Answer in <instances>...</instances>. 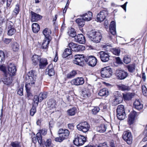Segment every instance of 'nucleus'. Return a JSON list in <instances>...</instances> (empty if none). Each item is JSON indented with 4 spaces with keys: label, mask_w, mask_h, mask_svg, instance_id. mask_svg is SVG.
Masks as SVG:
<instances>
[{
    "label": "nucleus",
    "mask_w": 147,
    "mask_h": 147,
    "mask_svg": "<svg viewBox=\"0 0 147 147\" xmlns=\"http://www.w3.org/2000/svg\"><path fill=\"white\" fill-rule=\"evenodd\" d=\"M118 87L120 90L123 91H129L131 89L129 86L123 84L118 86Z\"/></svg>",
    "instance_id": "nucleus-38"
},
{
    "label": "nucleus",
    "mask_w": 147,
    "mask_h": 147,
    "mask_svg": "<svg viewBox=\"0 0 147 147\" xmlns=\"http://www.w3.org/2000/svg\"><path fill=\"white\" fill-rule=\"evenodd\" d=\"M51 65H49L46 69V73L50 76H53L55 74L54 68L51 67Z\"/></svg>",
    "instance_id": "nucleus-31"
},
{
    "label": "nucleus",
    "mask_w": 147,
    "mask_h": 147,
    "mask_svg": "<svg viewBox=\"0 0 147 147\" xmlns=\"http://www.w3.org/2000/svg\"><path fill=\"white\" fill-rule=\"evenodd\" d=\"M68 128L71 129L73 130L74 129V125L72 123H69L68 124Z\"/></svg>",
    "instance_id": "nucleus-63"
},
{
    "label": "nucleus",
    "mask_w": 147,
    "mask_h": 147,
    "mask_svg": "<svg viewBox=\"0 0 147 147\" xmlns=\"http://www.w3.org/2000/svg\"><path fill=\"white\" fill-rule=\"evenodd\" d=\"M109 30L111 33L113 35L116 34V25L114 21H112L110 24Z\"/></svg>",
    "instance_id": "nucleus-26"
},
{
    "label": "nucleus",
    "mask_w": 147,
    "mask_h": 147,
    "mask_svg": "<svg viewBox=\"0 0 147 147\" xmlns=\"http://www.w3.org/2000/svg\"><path fill=\"white\" fill-rule=\"evenodd\" d=\"M62 56L63 58H65L66 60L70 59L73 57L72 51L69 49L66 48L64 50Z\"/></svg>",
    "instance_id": "nucleus-17"
},
{
    "label": "nucleus",
    "mask_w": 147,
    "mask_h": 147,
    "mask_svg": "<svg viewBox=\"0 0 147 147\" xmlns=\"http://www.w3.org/2000/svg\"><path fill=\"white\" fill-rule=\"evenodd\" d=\"M139 114V113L134 111L130 113L128 115V123L129 125L133 124L134 122L135 117L138 116Z\"/></svg>",
    "instance_id": "nucleus-16"
},
{
    "label": "nucleus",
    "mask_w": 147,
    "mask_h": 147,
    "mask_svg": "<svg viewBox=\"0 0 147 147\" xmlns=\"http://www.w3.org/2000/svg\"><path fill=\"white\" fill-rule=\"evenodd\" d=\"M42 33L45 37V38L51 39V37L50 36L51 33V30L47 28H45L43 30Z\"/></svg>",
    "instance_id": "nucleus-28"
},
{
    "label": "nucleus",
    "mask_w": 147,
    "mask_h": 147,
    "mask_svg": "<svg viewBox=\"0 0 147 147\" xmlns=\"http://www.w3.org/2000/svg\"><path fill=\"white\" fill-rule=\"evenodd\" d=\"M36 111V107L34 105L32 107L30 111V115L32 116H33Z\"/></svg>",
    "instance_id": "nucleus-53"
},
{
    "label": "nucleus",
    "mask_w": 147,
    "mask_h": 147,
    "mask_svg": "<svg viewBox=\"0 0 147 147\" xmlns=\"http://www.w3.org/2000/svg\"><path fill=\"white\" fill-rule=\"evenodd\" d=\"M107 127L104 124H102L100 126L98 127L97 128V130L100 133L105 132L106 129Z\"/></svg>",
    "instance_id": "nucleus-39"
},
{
    "label": "nucleus",
    "mask_w": 147,
    "mask_h": 147,
    "mask_svg": "<svg viewBox=\"0 0 147 147\" xmlns=\"http://www.w3.org/2000/svg\"><path fill=\"white\" fill-rule=\"evenodd\" d=\"M70 132L67 129H60L58 131V134L59 137L56 138L55 140V141L61 142L64 140L67 139L69 136Z\"/></svg>",
    "instance_id": "nucleus-2"
},
{
    "label": "nucleus",
    "mask_w": 147,
    "mask_h": 147,
    "mask_svg": "<svg viewBox=\"0 0 147 147\" xmlns=\"http://www.w3.org/2000/svg\"><path fill=\"white\" fill-rule=\"evenodd\" d=\"M75 39L76 42L80 44H84L85 42V37L82 34H78Z\"/></svg>",
    "instance_id": "nucleus-25"
},
{
    "label": "nucleus",
    "mask_w": 147,
    "mask_h": 147,
    "mask_svg": "<svg viewBox=\"0 0 147 147\" xmlns=\"http://www.w3.org/2000/svg\"><path fill=\"white\" fill-rule=\"evenodd\" d=\"M46 144L45 145V146L47 147H52L53 146L51 145V139H47L46 141Z\"/></svg>",
    "instance_id": "nucleus-59"
},
{
    "label": "nucleus",
    "mask_w": 147,
    "mask_h": 147,
    "mask_svg": "<svg viewBox=\"0 0 147 147\" xmlns=\"http://www.w3.org/2000/svg\"><path fill=\"white\" fill-rule=\"evenodd\" d=\"M8 73L7 74L10 76H13L15 75L16 71V66L14 64L10 63L8 67Z\"/></svg>",
    "instance_id": "nucleus-21"
},
{
    "label": "nucleus",
    "mask_w": 147,
    "mask_h": 147,
    "mask_svg": "<svg viewBox=\"0 0 147 147\" xmlns=\"http://www.w3.org/2000/svg\"><path fill=\"white\" fill-rule=\"evenodd\" d=\"M6 24L7 26V27L8 28L14 27L13 23L9 20L7 21Z\"/></svg>",
    "instance_id": "nucleus-55"
},
{
    "label": "nucleus",
    "mask_w": 147,
    "mask_h": 147,
    "mask_svg": "<svg viewBox=\"0 0 147 147\" xmlns=\"http://www.w3.org/2000/svg\"><path fill=\"white\" fill-rule=\"evenodd\" d=\"M11 47L13 51H18L20 48L19 45L16 42H13L11 45Z\"/></svg>",
    "instance_id": "nucleus-40"
},
{
    "label": "nucleus",
    "mask_w": 147,
    "mask_h": 147,
    "mask_svg": "<svg viewBox=\"0 0 147 147\" xmlns=\"http://www.w3.org/2000/svg\"><path fill=\"white\" fill-rule=\"evenodd\" d=\"M102 106V105L100 104L99 107H94L92 110V114L95 115L97 114L100 111L101 107Z\"/></svg>",
    "instance_id": "nucleus-43"
},
{
    "label": "nucleus",
    "mask_w": 147,
    "mask_h": 147,
    "mask_svg": "<svg viewBox=\"0 0 147 147\" xmlns=\"http://www.w3.org/2000/svg\"><path fill=\"white\" fill-rule=\"evenodd\" d=\"M47 130L45 129H42L39 130V132L36 134V138L37 141L40 145H43L42 135L45 136L47 134Z\"/></svg>",
    "instance_id": "nucleus-11"
},
{
    "label": "nucleus",
    "mask_w": 147,
    "mask_h": 147,
    "mask_svg": "<svg viewBox=\"0 0 147 147\" xmlns=\"http://www.w3.org/2000/svg\"><path fill=\"white\" fill-rule=\"evenodd\" d=\"M116 63L117 64H123V62L119 57H116L115 58Z\"/></svg>",
    "instance_id": "nucleus-58"
},
{
    "label": "nucleus",
    "mask_w": 147,
    "mask_h": 147,
    "mask_svg": "<svg viewBox=\"0 0 147 147\" xmlns=\"http://www.w3.org/2000/svg\"><path fill=\"white\" fill-rule=\"evenodd\" d=\"M68 47L71 51L78 52L82 51L84 49V47L73 42H71L68 44Z\"/></svg>",
    "instance_id": "nucleus-6"
},
{
    "label": "nucleus",
    "mask_w": 147,
    "mask_h": 147,
    "mask_svg": "<svg viewBox=\"0 0 147 147\" xmlns=\"http://www.w3.org/2000/svg\"><path fill=\"white\" fill-rule=\"evenodd\" d=\"M0 70L3 71V75H5V74H7L6 71V68L3 65H0Z\"/></svg>",
    "instance_id": "nucleus-60"
},
{
    "label": "nucleus",
    "mask_w": 147,
    "mask_h": 147,
    "mask_svg": "<svg viewBox=\"0 0 147 147\" xmlns=\"http://www.w3.org/2000/svg\"><path fill=\"white\" fill-rule=\"evenodd\" d=\"M5 59V55L3 51H0V64L4 62Z\"/></svg>",
    "instance_id": "nucleus-51"
},
{
    "label": "nucleus",
    "mask_w": 147,
    "mask_h": 147,
    "mask_svg": "<svg viewBox=\"0 0 147 147\" xmlns=\"http://www.w3.org/2000/svg\"><path fill=\"white\" fill-rule=\"evenodd\" d=\"M117 116L120 120L124 119L126 114L125 111L124 106L123 105H119L117 107Z\"/></svg>",
    "instance_id": "nucleus-4"
},
{
    "label": "nucleus",
    "mask_w": 147,
    "mask_h": 147,
    "mask_svg": "<svg viewBox=\"0 0 147 147\" xmlns=\"http://www.w3.org/2000/svg\"><path fill=\"white\" fill-rule=\"evenodd\" d=\"M31 18V21L32 22H36L41 20L42 16L33 11H31L30 12Z\"/></svg>",
    "instance_id": "nucleus-22"
},
{
    "label": "nucleus",
    "mask_w": 147,
    "mask_h": 147,
    "mask_svg": "<svg viewBox=\"0 0 147 147\" xmlns=\"http://www.w3.org/2000/svg\"><path fill=\"white\" fill-rule=\"evenodd\" d=\"M111 51L113 54L117 55H119L120 52V49L119 48H113Z\"/></svg>",
    "instance_id": "nucleus-47"
},
{
    "label": "nucleus",
    "mask_w": 147,
    "mask_h": 147,
    "mask_svg": "<svg viewBox=\"0 0 147 147\" xmlns=\"http://www.w3.org/2000/svg\"><path fill=\"white\" fill-rule=\"evenodd\" d=\"M77 74L75 71L73 70L67 75V77L68 78H71L74 77Z\"/></svg>",
    "instance_id": "nucleus-46"
},
{
    "label": "nucleus",
    "mask_w": 147,
    "mask_h": 147,
    "mask_svg": "<svg viewBox=\"0 0 147 147\" xmlns=\"http://www.w3.org/2000/svg\"><path fill=\"white\" fill-rule=\"evenodd\" d=\"M75 140H73L74 145L77 146H80L83 144L86 140V138L83 136L77 134L75 136Z\"/></svg>",
    "instance_id": "nucleus-7"
},
{
    "label": "nucleus",
    "mask_w": 147,
    "mask_h": 147,
    "mask_svg": "<svg viewBox=\"0 0 147 147\" xmlns=\"http://www.w3.org/2000/svg\"><path fill=\"white\" fill-rule=\"evenodd\" d=\"M133 93H127L125 94H123V97L124 100H131L134 96Z\"/></svg>",
    "instance_id": "nucleus-30"
},
{
    "label": "nucleus",
    "mask_w": 147,
    "mask_h": 147,
    "mask_svg": "<svg viewBox=\"0 0 147 147\" xmlns=\"http://www.w3.org/2000/svg\"><path fill=\"white\" fill-rule=\"evenodd\" d=\"M142 88L143 94L145 96H147V88L145 85L142 86Z\"/></svg>",
    "instance_id": "nucleus-52"
},
{
    "label": "nucleus",
    "mask_w": 147,
    "mask_h": 147,
    "mask_svg": "<svg viewBox=\"0 0 147 147\" xmlns=\"http://www.w3.org/2000/svg\"><path fill=\"white\" fill-rule=\"evenodd\" d=\"M109 91L105 88H104L101 90L98 93V94L100 96H107L109 95Z\"/></svg>",
    "instance_id": "nucleus-36"
},
{
    "label": "nucleus",
    "mask_w": 147,
    "mask_h": 147,
    "mask_svg": "<svg viewBox=\"0 0 147 147\" xmlns=\"http://www.w3.org/2000/svg\"><path fill=\"white\" fill-rule=\"evenodd\" d=\"M11 145L13 147H21L20 143L17 142H11Z\"/></svg>",
    "instance_id": "nucleus-54"
},
{
    "label": "nucleus",
    "mask_w": 147,
    "mask_h": 147,
    "mask_svg": "<svg viewBox=\"0 0 147 147\" xmlns=\"http://www.w3.org/2000/svg\"><path fill=\"white\" fill-rule=\"evenodd\" d=\"M98 55L100 59L102 62H106L109 60L110 56L108 53L104 51H101L99 52Z\"/></svg>",
    "instance_id": "nucleus-15"
},
{
    "label": "nucleus",
    "mask_w": 147,
    "mask_h": 147,
    "mask_svg": "<svg viewBox=\"0 0 147 147\" xmlns=\"http://www.w3.org/2000/svg\"><path fill=\"white\" fill-rule=\"evenodd\" d=\"M40 58L41 57L40 56L36 54L34 55L32 57V64L34 65H38Z\"/></svg>",
    "instance_id": "nucleus-27"
},
{
    "label": "nucleus",
    "mask_w": 147,
    "mask_h": 147,
    "mask_svg": "<svg viewBox=\"0 0 147 147\" xmlns=\"http://www.w3.org/2000/svg\"><path fill=\"white\" fill-rule=\"evenodd\" d=\"M97 60V59L93 56L90 55L86 57L85 61L87 62L88 65L91 67H94L96 64Z\"/></svg>",
    "instance_id": "nucleus-10"
},
{
    "label": "nucleus",
    "mask_w": 147,
    "mask_h": 147,
    "mask_svg": "<svg viewBox=\"0 0 147 147\" xmlns=\"http://www.w3.org/2000/svg\"><path fill=\"white\" fill-rule=\"evenodd\" d=\"M86 57L83 55H78L75 56V59L73 60V63L80 66H82L84 61H85Z\"/></svg>",
    "instance_id": "nucleus-9"
},
{
    "label": "nucleus",
    "mask_w": 147,
    "mask_h": 147,
    "mask_svg": "<svg viewBox=\"0 0 147 147\" xmlns=\"http://www.w3.org/2000/svg\"><path fill=\"white\" fill-rule=\"evenodd\" d=\"M84 82L83 78L82 77H78L73 79L71 82L72 85L75 86H79L83 84Z\"/></svg>",
    "instance_id": "nucleus-19"
},
{
    "label": "nucleus",
    "mask_w": 147,
    "mask_h": 147,
    "mask_svg": "<svg viewBox=\"0 0 147 147\" xmlns=\"http://www.w3.org/2000/svg\"><path fill=\"white\" fill-rule=\"evenodd\" d=\"M32 29L33 32L35 33H37L40 30L39 25L37 23H34L32 25Z\"/></svg>",
    "instance_id": "nucleus-35"
},
{
    "label": "nucleus",
    "mask_w": 147,
    "mask_h": 147,
    "mask_svg": "<svg viewBox=\"0 0 147 147\" xmlns=\"http://www.w3.org/2000/svg\"><path fill=\"white\" fill-rule=\"evenodd\" d=\"M7 34L9 36H11L13 35L16 32V30L15 29L14 27L11 28H8Z\"/></svg>",
    "instance_id": "nucleus-48"
},
{
    "label": "nucleus",
    "mask_w": 147,
    "mask_h": 147,
    "mask_svg": "<svg viewBox=\"0 0 147 147\" xmlns=\"http://www.w3.org/2000/svg\"><path fill=\"white\" fill-rule=\"evenodd\" d=\"M13 39L5 38L4 40V42L6 44H9L11 41Z\"/></svg>",
    "instance_id": "nucleus-62"
},
{
    "label": "nucleus",
    "mask_w": 147,
    "mask_h": 147,
    "mask_svg": "<svg viewBox=\"0 0 147 147\" xmlns=\"http://www.w3.org/2000/svg\"><path fill=\"white\" fill-rule=\"evenodd\" d=\"M85 21L84 19L82 17V18H78L77 19L76 22L78 24L79 26L83 27L85 24Z\"/></svg>",
    "instance_id": "nucleus-37"
},
{
    "label": "nucleus",
    "mask_w": 147,
    "mask_h": 147,
    "mask_svg": "<svg viewBox=\"0 0 147 147\" xmlns=\"http://www.w3.org/2000/svg\"><path fill=\"white\" fill-rule=\"evenodd\" d=\"M82 94L85 97H88L90 96V93L89 90L87 89H85L82 91Z\"/></svg>",
    "instance_id": "nucleus-45"
},
{
    "label": "nucleus",
    "mask_w": 147,
    "mask_h": 147,
    "mask_svg": "<svg viewBox=\"0 0 147 147\" xmlns=\"http://www.w3.org/2000/svg\"><path fill=\"white\" fill-rule=\"evenodd\" d=\"M34 71H30L26 77L28 80L26 84L25 87L26 88L27 94L26 97L28 100L31 99L33 97V95L30 92V89L32 87H34L36 82V76L34 74Z\"/></svg>",
    "instance_id": "nucleus-1"
},
{
    "label": "nucleus",
    "mask_w": 147,
    "mask_h": 147,
    "mask_svg": "<svg viewBox=\"0 0 147 147\" xmlns=\"http://www.w3.org/2000/svg\"><path fill=\"white\" fill-rule=\"evenodd\" d=\"M49 107L50 109L55 108L56 107V102L55 100L53 99H50L47 102Z\"/></svg>",
    "instance_id": "nucleus-34"
},
{
    "label": "nucleus",
    "mask_w": 147,
    "mask_h": 147,
    "mask_svg": "<svg viewBox=\"0 0 147 147\" xmlns=\"http://www.w3.org/2000/svg\"><path fill=\"white\" fill-rule=\"evenodd\" d=\"M77 128L79 130L86 133L89 131L90 125L87 122L82 121L77 125Z\"/></svg>",
    "instance_id": "nucleus-5"
},
{
    "label": "nucleus",
    "mask_w": 147,
    "mask_h": 147,
    "mask_svg": "<svg viewBox=\"0 0 147 147\" xmlns=\"http://www.w3.org/2000/svg\"><path fill=\"white\" fill-rule=\"evenodd\" d=\"M20 11V7L18 4L16 5L15 7L13 10V14L14 15L17 16Z\"/></svg>",
    "instance_id": "nucleus-49"
},
{
    "label": "nucleus",
    "mask_w": 147,
    "mask_h": 147,
    "mask_svg": "<svg viewBox=\"0 0 147 147\" xmlns=\"http://www.w3.org/2000/svg\"><path fill=\"white\" fill-rule=\"evenodd\" d=\"M88 36L92 41L96 43L99 42L102 38V36L99 32L94 31L90 32Z\"/></svg>",
    "instance_id": "nucleus-3"
},
{
    "label": "nucleus",
    "mask_w": 147,
    "mask_h": 147,
    "mask_svg": "<svg viewBox=\"0 0 147 147\" xmlns=\"http://www.w3.org/2000/svg\"><path fill=\"white\" fill-rule=\"evenodd\" d=\"M80 16L85 21H88L90 20L92 17V13L91 12L88 11L87 12L81 15Z\"/></svg>",
    "instance_id": "nucleus-23"
},
{
    "label": "nucleus",
    "mask_w": 147,
    "mask_h": 147,
    "mask_svg": "<svg viewBox=\"0 0 147 147\" xmlns=\"http://www.w3.org/2000/svg\"><path fill=\"white\" fill-rule=\"evenodd\" d=\"M122 138L127 144H130L131 143L132 137L131 132L127 131L124 132L122 135Z\"/></svg>",
    "instance_id": "nucleus-13"
},
{
    "label": "nucleus",
    "mask_w": 147,
    "mask_h": 147,
    "mask_svg": "<svg viewBox=\"0 0 147 147\" xmlns=\"http://www.w3.org/2000/svg\"><path fill=\"white\" fill-rule=\"evenodd\" d=\"M127 69L128 71L130 73H134L136 69V65L134 63L130 64L127 65L126 66Z\"/></svg>",
    "instance_id": "nucleus-32"
},
{
    "label": "nucleus",
    "mask_w": 147,
    "mask_h": 147,
    "mask_svg": "<svg viewBox=\"0 0 147 147\" xmlns=\"http://www.w3.org/2000/svg\"><path fill=\"white\" fill-rule=\"evenodd\" d=\"M2 81L4 84L8 86L12 82V78L11 76H9L8 74H5L3 75L2 78Z\"/></svg>",
    "instance_id": "nucleus-20"
},
{
    "label": "nucleus",
    "mask_w": 147,
    "mask_h": 147,
    "mask_svg": "<svg viewBox=\"0 0 147 147\" xmlns=\"http://www.w3.org/2000/svg\"><path fill=\"white\" fill-rule=\"evenodd\" d=\"M98 147H108L107 145V144L106 143H103L100 144Z\"/></svg>",
    "instance_id": "nucleus-64"
},
{
    "label": "nucleus",
    "mask_w": 147,
    "mask_h": 147,
    "mask_svg": "<svg viewBox=\"0 0 147 147\" xmlns=\"http://www.w3.org/2000/svg\"><path fill=\"white\" fill-rule=\"evenodd\" d=\"M115 99L112 103L113 105L115 106L121 103L122 100L123 98L121 94L119 92L117 91L115 93Z\"/></svg>",
    "instance_id": "nucleus-14"
},
{
    "label": "nucleus",
    "mask_w": 147,
    "mask_h": 147,
    "mask_svg": "<svg viewBox=\"0 0 147 147\" xmlns=\"http://www.w3.org/2000/svg\"><path fill=\"white\" fill-rule=\"evenodd\" d=\"M77 109L76 107H73L69 110L67 111V113L69 116L74 115L76 112Z\"/></svg>",
    "instance_id": "nucleus-41"
},
{
    "label": "nucleus",
    "mask_w": 147,
    "mask_h": 147,
    "mask_svg": "<svg viewBox=\"0 0 147 147\" xmlns=\"http://www.w3.org/2000/svg\"><path fill=\"white\" fill-rule=\"evenodd\" d=\"M115 74L117 79L120 80L125 79L128 75L127 72L124 70H117Z\"/></svg>",
    "instance_id": "nucleus-12"
},
{
    "label": "nucleus",
    "mask_w": 147,
    "mask_h": 147,
    "mask_svg": "<svg viewBox=\"0 0 147 147\" xmlns=\"http://www.w3.org/2000/svg\"><path fill=\"white\" fill-rule=\"evenodd\" d=\"M48 63L47 59L40 58L39 62V66L40 69H44Z\"/></svg>",
    "instance_id": "nucleus-24"
},
{
    "label": "nucleus",
    "mask_w": 147,
    "mask_h": 147,
    "mask_svg": "<svg viewBox=\"0 0 147 147\" xmlns=\"http://www.w3.org/2000/svg\"><path fill=\"white\" fill-rule=\"evenodd\" d=\"M134 107L137 110L140 111L142 109L143 105L141 103L139 100H136L134 103Z\"/></svg>",
    "instance_id": "nucleus-29"
},
{
    "label": "nucleus",
    "mask_w": 147,
    "mask_h": 147,
    "mask_svg": "<svg viewBox=\"0 0 147 147\" xmlns=\"http://www.w3.org/2000/svg\"><path fill=\"white\" fill-rule=\"evenodd\" d=\"M17 93L20 96L23 95V87H21L19 88L18 91Z\"/></svg>",
    "instance_id": "nucleus-61"
},
{
    "label": "nucleus",
    "mask_w": 147,
    "mask_h": 147,
    "mask_svg": "<svg viewBox=\"0 0 147 147\" xmlns=\"http://www.w3.org/2000/svg\"><path fill=\"white\" fill-rule=\"evenodd\" d=\"M111 69L109 67H106L101 69L100 71L101 75L103 78H109L112 74Z\"/></svg>",
    "instance_id": "nucleus-8"
},
{
    "label": "nucleus",
    "mask_w": 147,
    "mask_h": 147,
    "mask_svg": "<svg viewBox=\"0 0 147 147\" xmlns=\"http://www.w3.org/2000/svg\"><path fill=\"white\" fill-rule=\"evenodd\" d=\"M51 39L45 38L42 42V48L43 49H47L50 41Z\"/></svg>",
    "instance_id": "nucleus-33"
},
{
    "label": "nucleus",
    "mask_w": 147,
    "mask_h": 147,
    "mask_svg": "<svg viewBox=\"0 0 147 147\" xmlns=\"http://www.w3.org/2000/svg\"><path fill=\"white\" fill-rule=\"evenodd\" d=\"M68 35L72 37H75L76 35V33L74 29L71 28L68 32Z\"/></svg>",
    "instance_id": "nucleus-42"
},
{
    "label": "nucleus",
    "mask_w": 147,
    "mask_h": 147,
    "mask_svg": "<svg viewBox=\"0 0 147 147\" xmlns=\"http://www.w3.org/2000/svg\"><path fill=\"white\" fill-rule=\"evenodd\" d=\"M131 58L129 55H125L123 58V62L126 64H128L130 63Z\"/></svg>",
    "instance_id": "nucleus-44"
},
{
    "label": "nucleus",
    "mask_w": 147,
    "mask_h": 147,
    "mask_svg": "<svg viewBox=\"0 0 147 147\" xmlns=\"http://www.w3.org/2000/svg\"><path fill=\"white\" fill-rule=\"evenodd\" d=\"M38 96V99H39V102H41L43 99L46 98L47 94L46 93H40Z\"/></svg>",
    "instance_id": "nucleus-50"
},
{
    "label": "nucleus",
    "mask_w": 147,
    "mask_h": 147,
    "mask_svg": "<svg viewBox=\"0 0 147 147\" xmlns=\"http://www.w3.org/2000/svg\"><path fill=\"white\" fill-rule=\"evenodd\" d=\"M108 14V11L105 10H103L97 15V21L98 22H101L103 21L105 18L106 17Z\"/></svg>",
    "instance_id": "nucleus-18"
},
{
    "label": "nucleus",
    "mask_w": 147,
    "mask_h": 147,
    "mask_svg": "<svg viewBox=\"0 0 147 147\" xmlns=\"http://www.w3.org/2000/svg\"><path fill=\"white\" fill-rule=\"evenodd\" d=\"M33 101L34 103V105H36L37 106L38 104V102H39V99H38V96L37 95H35L34 96Z\"/></svg>",
    "instance_id": "nucleus-56"
},
{
    "label": "nucleus",
    "mask_w": 147,
    "mask_h": 147,
    "mask_svg": "<svg viewBox=\"0 0 147 147\" xmlns=\"http://www.w3.org/2000/svg\"><path fill=\"white\" fill-rule=\"evenodd\" d=\"M144 133L145 137L143 139L142 141L143 142H145L147 140V124L145 127Z\"/></svg>",
    "instance_id": "nucleus-57"
}]
</instances>
